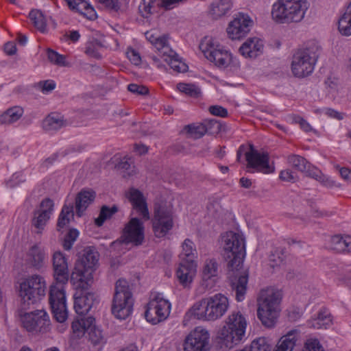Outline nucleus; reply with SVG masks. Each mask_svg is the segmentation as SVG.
Returning <instances> with one entry per match:
<instances>
[{
    "label": "nucleus",
    "instance_id": "f257e3e1",
    "mask_svg": "<svg viewBox=\"0 0 351 351\" xmlns=\"http://www.w3.org/2000/svg\"><path fill=\"white\" fill-rule=\"evenodd\" d=\"M223 256L228 263L230 271L237 272L235 276H230V285L234 292L236 300L241 302L245 299L248 282V275L245 272H239L244 257L245 241L243 235L239 232L228 231L221 236Z\"/></svg>",
    "mask_w": 351,
    "mask_h": 351
},
{
    "label": "nucleus",
    "instance_id": "f03ea898",
    "mask_svg": "<svg viewBox=\"0 0 351 351\" xmlns=\"http://www.w3.org/2000/svg\"><path fill=\"white\" fill-rule=\"evenodd\" d=\"M55 282L50 286L49 302L55 319L60 323L68 317L65 285L69 280V269L63 253L56 252L52 258Z\"/></svg>",
    "mask_w": 351,
    "mask_h": 351
},
{
    "label": "nucleus",
    "instance_id": "7ed1b4c3",
    "mask_svg": "<svg viewBox=\"0 0 351 351\" xmlns=\"http://www.w3.org/2000/svg\"><path fill=\"white\" fill-rule=\"evenodd\" d=\"M307 0H277L272 5L271 15L277 24H297L302 22L309 8Z\"/></svg>",
    "mask_w": 351,
    "mask_h": 351
},
{
    "label": "nucleus",
    "instance_id": "20e7f679",
    "mask_svg": "<svg viewBox=\"0 0 351 351\" xmlns=\"http://www.w3.org/2000/svg\"><path fill=\"white\" fill-rule=\"evenodd\" d=\"M47 284L44 277L34 274L22 280L19 284V295L24 309L40 302L46 294Z\"/></svg>",
    "mask_w": 351,
    "mask_h": 351
},
{
    "label": "nucleus",
    "instance_id": "39448f33",
    "mask_svg": "<svg viewBox=\"0 0 351 351\" xmlns=\"http://www.w3.org/2000/svg\"><path fill=\"white\" fill-rule=\"evenodd\" d=\"M280 294L273 289L261 291L258 298L257 315L266 327H272L278 317Z\"/></svg>",
    "mask_w": 351,
    "mask_h": 351
},
{
    "label": "nucleus",
    "instance_id": "423d86ee",
    "mask_svg": "<svg viewBox=\"0 0 351 351\" xmlns=\"http://www.w3.org/2000/svg\"><path fill=\"white\" fill-rule=\"evenodd\" d=\"M319 57V47L315 43L298 49L293 54L291 62V72L299 78L310 75L314 71Z\"/></svg>",
    "mask_w": 351,
    "mask_h": 351
},
{
    "label": "nucleus",
    "instance_id": "0eeeda50",
    "mask_svg": "<svg viewBox=\"0 0 351 351\" xmlns=\"http://www.w3.org/2000/svg\"><path fill=\"white\" fill-rule=\"evenodd\" d=\"M133 300L128 282L123 279L116 282L112 313L118 319H126L132 311Z\"/></svg>",
    "mask_w": 351,
    "mask_h": 351
},
{
    "label": "nucleus",
    "instance_id": "6e6552de",
    "mask_svg": "<svg viewBox=\"0 0 351 351\" xmlns=\"http://www.w3.org/2000/svg\"><path fill=\"white\" fill-rule=\"evenodd\" d=\"M199 49L205 58L216 66L225 69L232 62V54L212 37H204L199 44Z\"/></svg>",
    "mask_w": 351,
    "mask_h": 351
},
{
    "label": "nucleus",
    "instance_id": "1a4fd4ad",
    "mask_svg": "<svg viewBox=\"0 0 351 351\" xmlns=\"http://www.w3.org/2000/svg\"><path fill=\"white\" fill-rule=\"evenodd\" d=\"M171 303L161 293H152L146 306L145 317L147 322L156 324L166 319L171 311Z\"/></svg>",
    "mask_w": 351,
    "mask_h": 351
},
{
    "label": "nucleus",
    "instance_id": "9d476101",
    "mask_svg": "<svg viewBox=\"0 0 351 351\" xmlns=\"http://www.w3.org/2000/svg\"><path fill=\"white\" fill-rule=\"evenodd\" d=\"M21 321L23 328L32 334H44L50 330L49 317L44 310L21 314Z\"/></svg>",
    "mask_w": 351,
    "mask_h": 351
},
{
    "label": "nucleus",
    "instance_id": "9b49d317",
    "mask_svg": "<svg viewBox=\"0 0 351 351\" xmlns=\"http://www.w3.org/2000/svg\"><path fill=\"white\" fill-rule=\"evenodd\" d=\"M152 223L154 235L158 238L164 237L173 226V215L171 210L165 206L156 204Z\"/></svg>",
    "mask_w": 351,
    "mask_h": 351
},
{
    "label": "nucleus",
    "instance_id": "f8f14e48",
    "mask_svg": "<svg viewBox=\"0 0 351 351\" xmlns=\"http://www.w3.org/2000/svg\"><path fill=\"white\" fill-rule=\"evenodd\" d=\"M210 334L207 330L197 327L186 337L184 351H209Z\"/></svg>",
    "mask_w": 351,
    "mask_h": 351
},
{
    "label": "nucleus",
    "instance_id": "ddd939ff",
    "mask_svg": "<svg viewBox=\"0 0 351 351\" xmlns=\"http://www.w3.org/2000/svg\"><path fill=\"white\" fill-rule=\"evenodd\" d=\"M253 25V21L247 14L239 13L230 22L227 34L232 40H240L246 36Z\"/></svg>",
    "mask_w": 351,
    "mask_h": 351
},
{
    "label": "nucleus",
    "instance_id": "4468645a",
    "mask_svg": "<svg viewBox=\"0 0 351 351\" xmlns=\"http://www.w3.org/2000/svg\"><path fill=\"white\" fill-rule=\"evenodd\" d=\"M245 155L247 167L263 173H271L274 171V167L269 164V157L267 152H260L250 146Z\"/></svg>",
    "mask_w": 351,
    "mask_h": 351
},
{
    "label": "nucleus",
    "instance_id": "2eb2a0df",
    "mask_svg": "<svg viewBox=\"0 0 351 351\" xmlns=\"http://www.w3.org/2000/svg\"><path fill=\"white\" fill-rule=\"evenodd\" d=\"M53 200L45 198L40 202L39 208L34 210L32 224L36 233H41L44 230L53 212Z\"/></svg>",
    "mask_w": 351,
    "mask_h": 351
},
{
    "label": "nucleus",
    "instance_id": "dca6fc26",
    "mask_svg": "<svg viewBox=\"0 0 351 351\" xmlns=\"http://www.w3.org/2000/svg\"><path fill=\"white\" fill-rule=\"evenodd\" d=\"M122 239L126 244L141 245L144 240L143 223L136 217L132 218L125 227Z\"/></svg>",
    "mask_w": 351,
    "mask_h": 351
},
{
    "label": "nucleus",
    "instance_id": "f3484780",
    "mask_svg": "<svg viewBox=\"0 0 351 351\" xmlns=\"http://www.w3.org/2000/svg\"><path fill=\"white\" fill-rule=\"evenodd\" d=\"M208 308L209 320L214 321L221 318L229 306L228 299L221 293H217L206 298Z\"/></svg>",
    "mask_w": 351,
    "mask_h": 351
},
{
    "label": "nucleus",
    "instance_id": "a211bd4d",
    "mask_svg": "<svg viewBox=\"0 0 351 351\" xmlns=\"http://www.w3.org/2000/svg\"><path fill=\"white\" fill-rule=\"evenodd\" d=\"M245 335L243 332L237 331L223 326L218 332V343L221 348L231 349L240 344L244 340Z\"/></svg>",
    "mask_w": 351,
    "mask_h": 351
},
{
    "label": "nucleus",
    "instance_id": "6ab92c4d",
    "mask_svg": "<svg viewBox=\"0 0 351 351\" xmlns=\"http://www.w3.org/2000/svg\"><path fill=\"white\" fill-rule=\"evenodd\" d=\"M48 259V253L44 247L40 245H32L25 254L26 263L36 269H40L44 267Z\"/></svg>",
    "mask_w": 351,
    "mask_h": 351
},
{
    "label": "nucleus",
    "instance_id": "aec40b11",
    "mask_svg": "<svg viewBox=\"0 0 351 351\" xmlns=\"http://www.w3.org/2000/svg\"><path fill=\"white\" fill-rule=\"evenodd\" d=\"M99 260V254L94 249L85 248L75 263V267L93 274Z\"/></svg>",
    "mask_w": 351,
    "mask_h": 351
},
{
    "label": "nucleus",
    "instance_id": "412c9836",
    "mask_svg": "<svg viewBox=\"0 0 351 351\" xmlns=\"http://www.w3.org/2000/svg\"><path fill=\"white\" fill-rule=\"evenodd\" d=\"M127 197L137 213L145 220H148L149 213L143 193L138 189H130L127 193Z\"/></svg>",
    "mask_w": 351,
    "mask_h": 351
},
{
    "label": "nucleus",
    "instance_id": "4be33fe9",
    "mask_svg": "<svg viewBox=\"0 0 351 351\" xmlns=\"http://www.w3.org/2000/svg\"><path fill=\"white\" fill-rule=\"evenodd\" d=\"M197 265L195 261H181L176 271L179 282L184 287H188L193 282L196 274Z\"/></svg>",
    "mask_w": 351,
    "mask_h": 351
},
{
    "label": "nucleus",
    "instance_id": "5701e85b",
    "mask_svg": "<svg viewBox=\"0 0 351 351\" xmlns=\"http://www.w3.org/2000/svg\"><path fill=\"white\" fill-rule=\"evenodd\" d=\"M93 280V274L89 271L74 268L71 276V282L79 291H88Z\"/></svg>",
    "mask_w": 351,
    "mask_h": 351
},
{
    "label": "nucleus",
    "instance_id": "b1692460",
    "mask_svg": "<svg viewBox=\"0 0 351 351\" xmlns=\"http://www.w3.org/2000/svg\"><path fill=\"white\" fill-rule=\"evenodd\" d=\"M146 39L156 48L160 56L164 53L171 52L169 45V37L165 34H160L155 29L147 31L145 34Z\"/></svg>",
    "mask_w": 351,
    "mask_h": 351
},
{
    "label": "nucleus",
    "instance_id": "393cba45",
    "mask_svg": "<svg viewBox=\"0 0 351 351\" xmlns=\"http://www.w3.org/2000/svg\"><path fill=\"white\" fill-rule=\"evenodd\" d=\"M263 49V41L258 38L247 39L239 48V51L245 58H254L259 56Z\"/></svg>",
    "mask_w": 351,
    "mask_h": 351
},
{
    "label": "nucleus",
    "instance_id": "a878e982",
    "mask_svg": "<svg viewBox=\"0 0 351 351\" xmlns=\"http://www.w3.org/2000/svg\"><path fill=\"white\" fill-rule=\"evenodd\" d=\"M232 7L231 0H214L208 8V15L214 20L226 16Z\"/></svg>",
    "mask_w": 351,
    "mask_h": 351
},
{
    "label": "nucleus",
    "instance_id": "bb28decb",
    "mask_svg": "<svg viewBox=\"0 0 351 351\" xmlns=\"http://www.w3.org/2000/svg\"><path fill=\"white\" fill-rule=\"evenodd\" d=\"M95 198V193L92 190L83 189L75 197V210L78 217H82L84 212Z\"/></svg>",
    "mask_w": 351,
    "mask_h": 351
},
{
    "label": "nucleus",
    "instance_id": "cd10ccee",
    "mask_svg": "<svg viewBox=\"0 0 351 351\" xmlns=\"http://www.w3.org/2000/svg\"><path fill=\"white\" fill-rule=\"evenodd\" d=\"M206 298L195 302L186 313L185 317L200 320H209L208 308L207 307Z\"/></svg>",
    "mask_w": 351,
    "mask_h": 351
},
{
    "label": "nucleus",
    "instance_id": "c85d7f7f",
    "mask_svg": "<svg viewBox=\"0 0 351 351\" xmlns=\"http://www.w3.org/2000/svg\"><path fill=\"white\" fill-rule=\"evenodd\" d=\"M300 338V332L298 330L293 329L289 331L280 339L277 351H292Z\"/></svg>",
    "mask_w": 351,
    "mask_h": 351
},
{
    "label": "nucleus",
    "instance_id": "c756f323",
    "mask_svg": "<svg viewBox=\"0 0 351 351\" xmlns=\"http://www.w3.org/2000/svg\"><path fill=\"white\" fill-rule=\"evenodd\" d=\"M223 326L237 331L239 330L240 332H243V334L245 335L247 321L241 312L233 311L227 317L226 324Z\"/></svg>",
    "mask_w": 351,
    "mask_h": 351
},
{
    "label": "nucleus",
    "instance_id": "7c9ffc66",
    "mask_svg": "<svg viewBox=\"0 0 351 351\" xmlns=\"http://www.w3.org/2000/svg\"><path fill=\"white\" fill-rule=\"evenodd\" d=\"M94 322L95 319L93 317H80L75 319L71 325L73 335L77 338L83 337L86 332H88Z\"/></svg>",
    "mask_w": 351,
    "mask_h": 351
},
{
    "label": "nucleus",
    "instance_id": "2f4dec72",
    "mask_svg": "<svg viewBox=\"0 0 351 351\" xmlns=\"http://www.w3.org/2000/svg\"><path fill=\"white\" fill-rule=\"evenodd\" d=\"M219 264L214 258L205 260L202 267V280L207 282L211 280L215 282L218 276Z\"/></svg>",
    "mask_w": 351,
    "mask_h": 351
},
{
    "label": "nucleus",
    "instance_id": "473e14b6",
    "mask_svg": "<svg viewBox=\"0 0 351 351\" xmlns=\"http://www.w3.org/2000/svg\"><path fill=\"white\" fill-rule=\"evenodd\" d=\"M160 57L173 71L178 73H184L187 71V64L180 60L178 56L171 49V52L167 53H162Z\"/></svg>",
    "mask_w": 351,
    "mask_h": 351
},
{
    "label": "nucleus",
    "instance_id": "72a5a7b5",
    "mask_svg": "<svg viewBox=\"0 0 351 351\" xmlns=\"http://www.w3.org/2000/svg\"><path fill=\"white\" fill-rule=\"evenodd\" d=\"M331 322L332 319L328 311L326 308H322L316 317L307 322V326L315 329L326 328L331 324Z\"/></svg>",
    "mask_w": 351,
    "mask_h": 351
},
{
    "label": "nucleus",
    "instance_id": "f704fd0d",
    "mask_svg": "<svg viewBox=\"0 0 351 351\" xmlns=\"http://www.w3.org/2000/svg\"><path fill=\"white\" fill-rule=\"evenodd\" d=\"M62 117L57 113H51L42 123L43 130L47 132H56L64 125Z\"/></svg>",
    "mask_w": 351,
    "mask_h": 351
},
{
    "label": "nucleus",
    "instance_id": "c9c22d12",
    "mask_svg": "<svg viewBox=\"0 0 351 351\" xmlns=\"http://www.w3.org/2000/svg\"><path fill=\"white\" fill-rule=\"evenodd\" d=\"M331 248L337 252H351V236L335 235L331 238Z\"/></svg>",
    "mask_w": 351,
    "mask_h": 351
},
{
    "label": "nucleus",
    "instance_id": "e433bc0d",
    "mask_svg": "<svg viewBox=\"0 0 351 351\" xmlns=\"http://www.w3.org/2000/svg\"><path fill=\"white\" fill-rule=\"evenodd\" d=\"M181 261H195L197 257V252L195 245L189 239H186L182 244V252L180 254Z\"/></svg>",
    "mask_w": 351,
    "mask_h": 351
},
{
    "label": "nucleus",
    "instance_id": "4c0bfd02",
    "mask_svg": "<svg viewBox=\"0 0 351 351\" xmlns=\"http://www.w3.org/2000/svg\"><path fill=\"white\" fill-rule=\"evenodd\" d=\"M23 110L19 106L8 109L0 115L1 124H11L18 121L23 115Z\"/></svg>",
    "mask_w": 351,
    "mask_h": 351
},
{
    "label": "nucleus",
    "instance_id": "58836bf2",
    "mask_svg": "<svg viewBox=\"0 0 351 351\" xmlns=\"http://www.w3.org/2000/svg\"><path fill=\"white\" fill-rule=\"evenodd\" d=\"M338 29L343 36L351 35V2L349 3L345 13L339 20Z\"/></svg>",
    "mask_w": 351,
    "mask_h": 351
},
{
    "label": "nucleus",
    "instance_id": "ea45409f",
    "mask_svg": "<svg viewBox=\"0 0 351 351\" xmlns=\"http://www.w3.org/2000/svg\"><path fill=\"white\" fill-rule=\"evenodd\" d=\"M73 204L64 205L58 219V230L60 231L61 229L65 228L69 223L71 219L73 218Z\"/></svg>",
    "mask_w": 351,
    "mask_h": 351
},
{
    "label": "nucleus",
    "instance_id": "a19ab883",
    "mask_svg": "<svg viewBox=\"0 0 351 351\" xmlns=\"http://www.w3.org/2000/svg\"><path fill=\"white\" fill-rule=\"evenodd\" d=\"M103 45L97 39L88 40L85 45L84 53L89 57L99 60L102 58L100 50Z\"/></svg>",
    "mask_w": 351,
    "mask_h": 351
},
{
    "label": "nucleus",
    "instance_id": "79ce46f5",
    "mask_svg": "<svg viewBox=\"0 0 351 351\" xmlns=\"http://www.w3.org/2000/svg\"><path fill=\"white\" fill-rule=\"evenodd\" d=\"M29 18L38 30L43 33L46 31L47 21L42 12L38 10H32L29 14Z\"/></svg>",
    "mask_w": 351,
    "mask_h": 351
},
{
    "label": "nucleus",
    "instance_id": "37998d69",
    "mask_svg": "<svg viewBox=\"0 0 351 351\" xmlns=\"http://www.w3.org/2000/svg\"><path fill=\"white\" fill-rule=\"evenodd\" d=\"M183 131L186 132L189 137L195 139L200 138L206 134V128H205L202 123L186 125L184 127Z\"/></svg>",
    "mask_w": 351,
    "mask_h": 351
},
{
    "label": "nucleus",
    "instance_id": "c03bdc74",
    "mask_svg": "<svg viewBox=\"0 0 351 351\" xmlns=\"http://www.w3.org/2000/svg\"><path fill=\"white\" fill-rule=\"evenodd\" d=\"M117 211H118V208L115 205L112 206V207H108L107 206H103L101 208V211H100L99 217L95 219V224L97 226H102L106 219H109L112 215H113Z\"/></svg>",
    "mask_w": 351,
    "mask_h": 351
},
{
    "label": "nucleus",
    "instance_id": "a18cd8bd",
    "mask_svg": "<svg viewBox=\"0 0 351 351\" xmlns=\"http://www.w3.org/2000/svg\"><path fill=\"white\" fill-rule=\"evenodd\" d=\"M88 337L90 342L95 346H102L106 343L102 331L97 328L94 323L88 330Z\"/></svg>",
    "mask_w": 351,
    "mask_h": 351
},
{
    "label": "nucleus",
    "instance_id": "49530a36",
    "mask_svg": "<svg viewBox=\"0 0 351 351\" xmlns=\"http://www.w3.org/2000/svg\"><path fill=\"white\" fill-rule=\"evenodd\" d=\"M288 162L295 169L301 172L306 171L307 169L306 160L299 155L292 154L288 156Z\"/></svg>",
    "mask_w": 351,
    "mask_h": 351
},
{
    "label": "nucleus",
    "instance_id": "de8ad7c7",
    "mask_svg": "<svg viewBox=\"0 0 351 351\" xmlns=\"http://www.w3.org/2000/svg\"><path fill=\"white\" fill-rule=\"evenodd\" d=\"M87 306H88L86 304L84 299H82L80 291H76L75 293L74 294V309L76 313L80 315L87 313L89 311Z\"/></svg>",
    "mask_w": 351,
    "mask_h": 351
},
{
    "label": "nucleus",
    "instance_id": "09e8293b",
    "mask_svg": "<svg viewBox=\"0 0 351 351\" xmlns=\"http://www.w3.org/2000/svg\"><path fill=\"white\" fill-rule=\"evenodd\" d=\"M178 89L191 97H197L200 94L199 88L192 84L179 83L177 85Z\"/></svg>",
    "mask_w": 351,
    "mask_h": 351
},
{
    "label": "nucleus",
    "instance_id": "8fccbe9b",
    "mask_svg": "<svg viewBox=\"0 0 351 351\" xmlns=\"http://www.w3.org/2000/svg\"><path fill=\"white\" fill-rule=\"evenodd\" d=\"M156 3V0H142L138 6V10L143 18H148L152 13V9Z\"/></svg>",
    "mask_w": 351,
    "mask_h": 351
},
{
    "label": "nucleus",
    "instance_id": "3c124183",
    "mask_svg": "<svg viewBox=\"0 0 351 351\" xmlns=\"http://www.w3.org/2000/svg\"><path fill=\"white\" fill-rule=\"evenodd\" d=\"M133 160L130 157L125 156L121 161L116 165L118 169L124 170L127 172L128 176H131L134 173Z\"/></svg>",
    "mask_w": 351,
    "mask_h": 351
},
{
    "label": "nucleus",
    "instance_id": "603ef678",
    "mask_svg": "<svg viewBox=\"0 0 351 351\" xmlns=\"http://www.w3.org/2000/svg\"><path fill=\"white\" fill-rule=\"evenodd\" d=\"M285 256L282 250H276L269 256V265L272 268L280 265L285 260Z\"/></svg>",
    "mask_w": 351,
    "mask_h": 351
},
{
    "label": "nucleus",
    "instance_id": "864d4df0",
    "mask_svg": "<svg viewBox=\"0 0 351 351\" xmlns=\"http://www.w3.org/2000/svg\"><path fill=\"white\" fill-rule=\"evenodd\" d=\"M202 124L206 128V134H216L221 131V125L215 119L205 120Z\"/></svg>",
    "mask_w": 351,
    "mask_h": 351
},
{
    "label": "nucleus",
    "instance_id": "5fc2aeb1",
    "mask_svg": "<svg viewBox=\"0 0 351 351\" xmlns=\"http://www.w3.org/2000/svg\"><path fill=\"white\" fill-rule=\"evenodd\" d=\"M69 8L82 14L89 4L86 0H64Z\"/></svg>",
    "mask_w": 351,
    "mask_h": 351
},
{
    "label": "nucleus",
    "instance_id": "6e6d98bb",
    "mask_svg": "<svg viewBox=\"0 0 351 351\" xmlns=\"http://www.w3.org/2000/svg\"><path fill=\"white\" fill-rule=\"evenodd\" d=\"M302 351H324V349L317 339L311 338L304 343Z\"/></svg>",
    "mask_w": 351,
    "mask_h": 351
},
{
    "label": "nucleus",
    "instance_id": "4d7b16f0",
    "mask_svg": "<svg viewBox=\"0 0 351 351\" xmlns=\"http://www.w3.org/2000/svg\"><path fill=\"white\" fill-rule=\"evenodd\" d=\"M78 235L79 232L76 229H71L64 237L63 242L64 249L69 250L72 247L73 244L77 239Z\"/></svg>",
    "mask_w": 351,
    "mask_h": 351
},
{
    "label": "nucleus",
    "instance_id": "13d9d810",
    "mask_svg": "<svg viewBox=\"0 0 351 351\" xmlns=\"http://www.w3.org/2000/svg\"><path fill=\"white\" fill-rule=\"evenodd\" d=\"M56 84L53 80H48L38 82L35 87L44 94H48L55 89Z\"/></svg>",
    "mask_w": 351,
    "mask_h": 351
},
{
    "label": "nucleus",
    "instance_id": "bf43d9fd",
    "mask_svg": "<svg viewBox=\"0 0 351 351\" xmlns=\"http://www.w3.org/2000/svg\"><path fill=\"white\" fill-rule=\"evenodd\" d=\"M47 58L51 62L58 66L65 65V57L56 51L49 49L47 51Z\"/></svg>",
    "mask_w": 351,
    "mask_h": 351
},
{
    "label": "nucleus",
    "instance_id": "052dcab7",
    "mask_svg": "<svg viewBox=\"0 0 351 351\" xmlns=\"http://www.w3.org/2000/svg\"><path fill=\"white\" fill-rule=\"evenodd\" d=\"M128 90L138 95H144L148 93V88L146 86L136 84H130L128 86Z\"/></svg>",
    "mask_w": 351,
    "mask_h": 351
},
{
    "label": "nucleus",
    "instance_id": "680f3d73",
    "mask_svg": "<svg viewBox=\"0 0 351 351\" xmlns=\"http://www.w3.org/2000/svg\"><path fill=\"white\" fill-rule=\"evenodd\" d=\"M209 112L214 116L220 117H226L228 116V110L226 108L221 106H211L209 107Z\"/></svg>",
    "mask_w": 351,
    "mask_h": 351
},
{
    "label": "nucleus",
    "instance_id": "e2e57ef3",
    "mask_svg": "<svg viewBox=\"0 0 351 351\" xmlns=\"http://www.w3.org/2000/svg\"><path fill=\"white\" fill-rule=\"evenodd\" d=\"M80 293L84 299V302H86V304H87V307L88 310L90 311L92 308L93 305L94 304L95 300V296L93 293L88 292L87 291H80Z\"/></svg>",
    "mask_w": 351,
    "mask_h": 351
},
{
    "label": "nucleus",
    "instance_id": "0e129e2a",
    "mask_svg": "<svg viewBox=\"0 0 351 351\" xmlns=\"http://www.w3.org/2000/svg\"><path fill=\"white\" fill-rule=\"evenodd\" d=\"M279 178L285 182H294L296 180V176L290 169H285L280 171Z\"/></svg>",
    "mask_w": 351,
    "mask_h": 351
},
{
    "label": "nucleus",
    "instance_id": "69168bd1",
    "mask_svg": "<svg viewBox=\"0 0 351 351\" xmlns=\"http://www.w3.org/2000/svg\"><path fill=\"white\" fill-rule=\"evenodd\" d=\"M126 54L127 57L132 64L135 65H138L141 63V58L140 54L136 50L133 49H128Z\"/></svg>",
    "mask_w": 351,
    "mask_h": 351
},
{
    "label": "nucleus",
    "instance_id": "338daca9",
    "mask_svg": "<svg viewBox=\"0 0 351 351\" xmlns=\"http://www.w3.org/2000/svg\"><path fill=\"white\" fill-rule=\"evenodd\" d=\"M81 15L90 21H94L97 18V15L94 8L90 3L84 9V11L82 12Z\"/></svg>",
    "mask_w": 351,
    "mask_h": 351
},
{
    "label": "nucleus",
    "instance_id": "774afa93",
    "mask_svg": "<svg viewBox=\"0 0 351 351\" xmlns=\"http://www.w3.org/2000/svg\"><path fill=\"white\" fill-rule=\"evenodd\" d=\"M318 182L327 188H333L336 186L335 181L324 173L322 174L320 180H319Z\"/></svg>",
    "mask_w": 351,
    "mask_h": 351
}]
</instances>
